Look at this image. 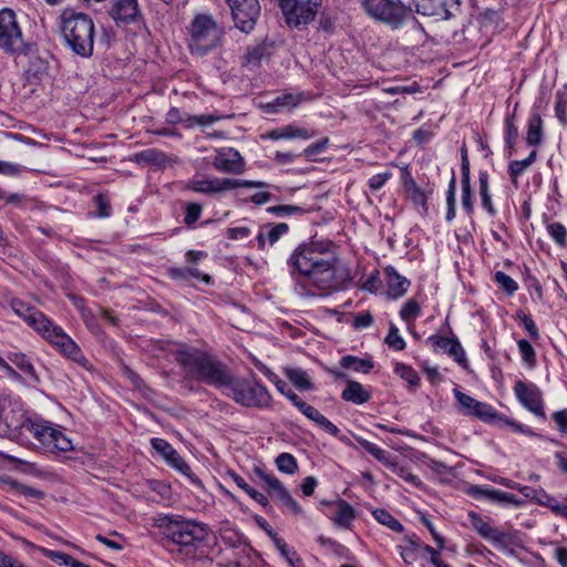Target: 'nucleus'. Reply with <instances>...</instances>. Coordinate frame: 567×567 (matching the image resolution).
I'll return each mask as SVG.
<instances>
[{"instance_id":"f257e3e1","label":"nucleus","mask_w":567,"mask_h":567,"mask_svg":"<svg viewBox=\"0 0 567 567\" xmlns=\"http://www.w3.org/2000/svg\"><path fill=\"white\" fill-rule=\"evenodd\" d=\"M287 265L302 290V280L320 290H340L352 279L350 268L339 257L332 241L299 245L289 256Z\"/></svg>"},{"instance_id":"f03ea898","label":"nucleus","mask_w":567,"mask_h":567,"mask_svg":"<svg viewBox=\"0 0 567 567\" xmlns=\"http://www.w3.org/2000/svg\"><path fill=\"white\" fill-rule=\"evenodd\" d=\"M154 526L162 530L163 545L171 554L183 560L204 555L208 537L204 525L161 515L154 518Z\"/></svg>"},{"instance_id":"7ed1b4c3","label":"nucleus","mask_w":567,"mask_h":567,"mask_svg":"<svg viewBox=\"0 0 567 567\" xmlns=\"http://www.w3.org/2000/svg\"><path fill=\"white\" fill-rule=\"evenodd\" d=\"M175 359L189 378L217 389H226L230 383L231 373L227 365L205 351L182 344L175 351Z\"/></svg>"},{"instance_id":"20e7f679","label":"nucleus","mask_w":567,"mask_h":567,"mask_svg":"<svg viewBox=\"0 0 567 567\" xmlns=\"http://www.w3.org/2000/svg\"><path fill=\"white\" fill-rule=\"evenodd\" d=\"M11 308L29 326L41 333L44 339L58 347L63 354L83 367L86 364L87 360L78 344L61 327L55 326L41 311L17 298L11 300Z\"/></svg>"},{"instance_id":"39448f33","label":"nucleus","mask_w":567,"mask_h":567,"mask_svg":"<svg viewBox=\"0 0 567 567\" xmlns=\"http://www.w3.org/2000/svg\"><path fill=\"white\" fill-rule=\"evenodd\" d=\"M62 34L68 47L75 54L82 58L92 55L95 29L87 14L65 10L62 14Z\"/></svg>"},{"instance_id":"423d86ee","label":"nucleus","mask_w":567,"mask_h":567,"mask_svg":"<svg viewBox=\"0 0 567 567\" xmlns=\"http://www.w3.org/2000/svg\"><path fill=\"white\" fill-rule=\"evenodd\" d=\"M224 29L212 16L197 14L189 27L188 47L192 53L205 55L216 49L223 39Z\"/></svg>"},{"instance_id":"0eeeda50","label":"nucleus","mask_w":567,"mask_h":567,"mask_svg":"<svg viewBox=\"0 0 567 567\" xmlns=\"http://www.w3.org/2000/svg\"><path fill=\"white\" fill-rule=\"evenodd\" d=\"M24 427L50 453L74 450L72 439L58 424L43 419H33L28 420Z\"/></svg>"},{"instance_id":"6e6552de","label":"nucleus","mask_w":567,"mask_h":567,"mask_svg":"<svg viewBox=\"0 0 567 567\" xmlns=\"http://www.w3.org/2000/svg\"><path fill=\"white\" fill-rule=\"evenodd\" d=\"M0 49L13 55H29L33 44L24 39L17 14L13 10H0Z\"/></svg>"},{"instance_id":"1a4fd4ad","label":"nucleus","mask_w":567,"mask_h":567,"mask_svg":"<svg viewBox=\"0 0 567 567\" xmlns=\"http://www.w3.org/2000/svg\"><path fill=\"white\" fill-rule=\"evenodd\" d=\"M227 395L235 402L248 408H269L271 394L268 389L256 380L234 379L226 386Z\"/></svg>"},{"instance_id":"9d476101","label":"nucleus","mask_w":567,"mask_h":567,"mask_svg":"<svg viewBox=\"0 0 567 567\" xmlns=\"http://www.w3.org/2000/svg\"><path fill=\"white\" fill-rule=\"evenodd\" d=\"M362 7L368 16L391 28H400L411 11L399 0H363Z\"/></svg>"},{"instance_id":"9b49d317","label":"nucleus","mask_w":567,"mask_h":567,"mask_svg":"<svg viewBox=\"0 0 567 567\" xmlns=\"http://www.w3.org/2000/svg\"><path fill=\"white\" fill-rule=\"evenodd\" d=\"M246 188H268L269 184L262 181L233 179V178H203L188 181L186 188L204 195H215L221 192Z\"/></svg>"},{"instance_id":"f8f14e48","label":"nucleus","mask_w":567,"mask_h":567,"mask_svg":"<svg viewBox=\"0 0 567 567\" xmlns=\"http://www.w3.org/2000/svg\"><path fill=\"white\" fill-rule=\"evenodd\" d=\"M289 27H301L315 20L322 0H277Z\"/></svg>"},{"instance_id":"ddd939ff","label":"nucleus","mask_w":567,"mask_h":567,"mask_svg":"<svg viewBox=\"0 0 567 567\" xmlns=\"http://www.w3.org/2000/svg\"><path fill=\"white\" fill-rule=\"evenodd\" d=\"M514 393L518 402L536 417L546 420L542 390L534 383L515 382Z\"/></svg>"},{"instance_id":"4468645a","label":"nucleus","mask_w":567,"mask_h":567,"mask_svg":"<svg viewBox=\"0 0 567 567\" xmlns=\"http://www.w3.org/2000/svg\"><path fill=\"white\" fill-rule=\"evenodd\" d=\"M226 2L231 10L236 27L243 32H250L260 13L258 0H226Z\"/></svg>"},{"instance_id":"2eb2a0df","label":"nucleus","mask_w":567,"mask_h":567,"mask_svg":"<svg viewBox=\"0 0 567 567\" xmlns=\"http://www.w3.org/2000/svg\"><path fill=\"white\" fill-rule=\"evenodd\" d=\"M468 519L476 533L496 548L505 550L514 544V536L512 534L491 526L480 514L470 512Z\"/></svg>"},{"instance_id":"dca6fc26","label":"nucleus","mask_w":567,"mask_h":567,"mask_svg":"<svg viewBox=\"0 0 567 567\" xmlns=\"http://www.w3.org/2000/svg\"><path fill=\"white\" fill-rule=\"evenodd\" d=\"M151 445L168 466L187 476L194 484L200 485V481L194 475L189 465L166 440L154 437L151 440Z\"/></svg>"},{"instance_id":"f3484780","label":"nucleus","mask_w":567,"mask_h":567,"mask_svg":"<svg viewBox=\"0 0 567 567\" xmlns=\"http://www.w3.org/2000/svg\"><path fill=\"white\" fill-rule=\"evenodd\" d=\"M213 166L218 172L236 175L245 171V161L237 150L223 147L217 150Z\"/></svg>"},{"instance_id":"a211bd4d","label":"nucleus","mask_w":567,"mask_h":567,"mask_svg":"<svg viewBox=\"0 0 567 567\" xmlns=\"http://www.w3.org/2000/svg\"><path fill=\"white\" fill-rule=\"evenodd\" d=\"M251 478L262 487L281 505L289 498L290 493L284 484L271 473L260 466L252 468Z\"/></svg>"},{"instance_id":"6ab92c4d","label":"nucleus","mask_w":567,"mask_h":567,"mask_svg":"<svg viewBox=\"0 0 567 567\" xmlns=\"http://www.w3.org/2000/svg\"><path fill=\"white\" fill-rule=\"evenodd\" d=\"M416 7L423 16L446 20L458 9L460 0H419Z\"/></svg>"},{"instance_id":"aec40b11","label":"nucleus","mask_w":567,"mask_h":567,"mask_svg":"<svg viewBox=\"0 0 567 567\" xmlns=\"http://www.w3.org/2000/svg\"><path fill=\"white\" fill-rule=\"evenodd\" d=\"M426 342L433 347L434 351L442 350L443 352L447 353L451 358H453L463 368L467 367L465 351L456 337L446 338L433 334L427 338Z\"/></svg>"},{"instance_id":"412c9836","label":"nucleus","mask_w":567,"mask_h":567,"mask_svg":"<svg viewBox=\"0 0 567 567\" xmlns=\"http://www.w3.org/2000/svg\"><path fill=\"white\" fill-rule=\"evenodd\" d=\"M110 14L116 22L133 23L142 16L137 0H115Z\"/></svg>"},{"instance_id":"4be33fe9","label":"nucleus","mask_w":567,"mask_h":567,"mask_svg":"<svg viewBox=\"0 0 567 567\" xmlns=\"http://www.w3.org/2000/svg\"><path fill=\"white\" fill-rule=\"evenodd\" d=\"M289 226L286 223L262 226L257 235L258 248L264 249L267 243L272 246L281 236L287 234Z\"/></svg>"},{"instance_id":"5701e85b","label":"nucleus","mask_w":567,"mask_h":567,"mask_svg":"<svg viewBox=\"0 0 567 567\" xmlns=\"http://www.w3.org/2000/svg\"><path fill=\"white\" fill-rule=\"evenodd\" d=\"M315 136V133L309 132L306 128L298 127L296 125H286L282 127H278L269 131L265 137L278 141V140H291V138H301L309 140Z\"/></svg>"},{"instance_id":"b1692460","label":"nucleus","mask_w":567,"mask_h":567,"mask_svg":"<svg viewBox=\"0 0 567 567\" xmlns=\"http://www.w3.org/2000/svg\"><path fill=\"white\" fill-rule=\"evenodd\" d=\"M341 398L347 402L361 405L370 401L371 393L360 382L347 380V386L342 391Z\"/></svg>"},{"instance_id":"393cba45","label":"nucleus","mask_w":567,"mask_h":567,"mask_svg":"<svg viewBox=\"0 0 567 567\" xmlns=\"http://www.w3.org/2000/svg\"><path fill=\"white\" fill-rule=\"evenodd\" d=\"M332 504L336 506V512L331 516L332 522L340 528L349 529L355 517L353 507L344 499H338Z\"/></svg>"},{"instance_id":"a878e982","label":"nucleus","mask_w":567,"mask_h":567,"mask_svg":"<svg viewBox=\"0 0 567 567\" xmlns=\"http://www.w3.org/2000/svg\"><path fill=\"white\" fill-rule=\"evenodd\" d=\"M285 375L299 391L313 390V382L307 371L301 368H285Z\"/></svg>"},{"instance_id":"bb28decb","label":"nucleus","mask_w":567,"mask_h":567,"mask_svg":"<svg viewBox=\"0 0 567 567\" xmlns=\"http://www.w3.org/2000/svg\"><path fill=\"white\" fill-rule=\"evenodd\" d=\"M388 275V293L391 298H399L403 296L410 287V281L400 276L393 268L386 269Z\"/></svg>"},{"instance_id":"cd10ccee","label":"nucleus","mask_w":567,"mask_h":567,"mask_svg":"<svg viewBox=\"0 0 567 567\" xmlns=\"http://www.w3.org/2000/svg\"><path fill=\"white\" fill-rule=\"evenodd\" d=\"M0 456H2L3 460L12 463L14 470L19 471L20 473L34 477H43L45 475V472L41 470L35 463L6 453H0Z\"/></svg>"},{"instance_id":"c85d7f7f","label":"nucleus","mask_w":567,"mask_h":567,"mask_svg":"<svg viewBox=\"0 0 567 567\" xmlns=\"http://www.w3.org/2000/svg\"><path fill=\"white\" fill-rule=\"evenodd\" d=\"M135 158L138 163L153 164L158 167L172 164V159L165 153L155 148L142 151L135 155Z\"/></svg>"},{"instance_id":"c756f323","label":"nucleus","mask_w":567,"mask_h":567,"mask_svg":"<svg viewBox=\"0 0 567 567\" xmlns=\"http://www.w3.org/2000/svg\"><path fill=\"white\" fill-rule=\"evenodd\" d=\"M300 100L301 95L282 94L267 103L264 109L267 113H278L285 109L290 110L296 107L300 103Z\"/></svg>"},{"instance_id":"7c9ffc66","label":"nucleus","mask_w":567,"mask_h":567,"mask_svg":"<svg viewBox=\"0 0 567 567\" xmlns=\"http://www.w3.org/2000/svg\"><path fill=\"white\" fill-rule=\"evenodd\" d=\"M168 275L174 280L187 281L190 278L199 279L204 282H210L208 275H203L198 268L194 266L188 267H172L168 269Z\"/></svg>"},{"instance_id":"2f4dec72","label":"nucleus","mask_w":567,"mask_h":567,"mask_svg":"<svg viewBox=\"0 0 567 567\" xmlns=\"http://www.w3.org/2000/svg\"><path fill=\"white\" fill-rule=\"evenodd\" d=\"M403 187L408 195L410 196L411 200L417 205L421 206L424 210H427V195L426 193L421 189L412 176L406 175L403 179Z\"/></svg>"},{"instance_id":"473e14b6","label":"nucleus","mask_w":567,"mask_h":567,"mask_svg":"<svg viewBox=\"0 0 567 567\" xmlns=\"http://www.w3.org/2000/svg\"><path fill=\"white\" fill-rule=\"evenodd\" d=\"M355 441L380 463H382L389 468L394 467V461L385 450L377 446L375 444L369 442L368 440L361 436H355Z\"/></svg>"},{"instance_id":"72a5a7b5","label":"nucleus","mask_w":567,"mask_h":567,"mask_svg":"<svg viewBox=\"0 0 567 567\" xmlns=\"http://www.w3.org/2000/svg\"><path fill=\"white\" fill-rule=\"evenodd\" d=\"M0 483L3 486H6L8 491H12L19 495H24V496L33 497V498H38V499H40L44 496V493L42 491L23 485L9 476L1 477Z\"/></svg>"},{"instance_id":"f704fd0d","label":"nucleus","mask_w":567,"mask_h":567,"mask_svg":"<svg viewBox=\"0 0 567 567\" xmlns=\"http://www.w3.org/2000/svg\"><path fill=\"white\" fill-rule=\"evenodd\" d=\"M306 417L315 422L318 426L324 430L332 436L339 437L340 430L336 424L329 421L323 414H321L315 406L310 405V408L305 411L303 414Z\"/></svg>"},{"instance_id":"c9c22d12","label":"nucleus","mask_w":567,"mask_h":567,"mask_svg":"<svg viewBox=\"0 0 567 567\" xmlns=\"http://www.w3.org/2000/svg\"><path fill=\"white\" fill-rule=\"evenodd\" d=\"M339 363L343 369H349L365 374L369 373L374 367L371 360L358 358L351 354L342 357Z\"/></svg>"},{"instance_id":"e433bc0d","label":"nucleus","mask_w":567,"mask_h":567,"mask_svg":"<svg viewBox=\"0 0 567 567\" xmlns=\"http://www.w3.org/2000/svg\"><path fill=\"white\" fill-rule=\"evenodd\" d=\"M478 193L482 202V207L491 215H496V209L492 203V197L488 187V174L487 172H480L478 175Z\"/></svg>"},{"instance_id":"4c0bfd02","label":"nucleus","mask_w":567,"mask_h":567,"mask_svg":"<svg viewBox=\"0 0 567 567\" xmlns=\"http://www.w3.org/2000/svg\"><path fill=\"white\" fill-rule=\"evenodd\" d=\"M543 140V121L539 114L533 115L528 120V130L526 143L529 146H538Z\"/></svg>"},{"instance_id":"58836bf2","label":"nucleus","mask_w":567,"mask_h":567,"mask_svg":"<svg viewBox=\"0 0 567 567\" xmlns=\"http://www.w3.org/2000/svg\"><path fill=\"white\" fill-rule=\"evenodd\" d=\"M276 546L290 567H306L297 551L293 548H290L282 538L276 539Z\"/></svg>"},{"instance_id":"ea45409f","label":"nucleus","mask_w":567,"mask_h":567,"mask_svg":"<svg viewBox=\"0 0 567 567\" xmlns=\"http://www.w3.org/2000/svg\"><path fill=\"white\" fill-rule=\"evenodd\" d=\"M372 515L380 524L389 527L390 529L396 533H401L403 530V525L388 511L377 508L372 512Z\"/></svg>"},{"instance_id":"a19ab883","label":"nucleus","mask_w":567,"mask_h":567,"mask_svg":"<svg viewBox=\"0 0 567 567\" xmlns=\"http://www.w3.org/2000/svg\"><path fill=\"white\" fill-rule=\"evenodd\" d=\"M277 468L286 474H295L298 471L296 457L290 453H281L275 460Z\"/></svg>"},{"instance_id":"79ce46f5","label":"nucleus","mask_w":567,"mask_h":567,"mask_svg":"<svg viewBox=\"0 0 567 567\" xmlns=\"http://www.w3.org/2000/svg\"><path fill=\"white\" fill-rule=\"evenodd\" d=\"M470 415H474L483 421H498L499 415L488 404L477 401L474 410L470 411Z\"/></svg>"},{"instance_id":"37998d69","label":"nucleus","mask_w":567,"mask_h":567,"mask_svg":"<svg viewBox=\"0 0 567 567\" xmlns=\"http://www.w3.org/2000/svg\"><path fill=\"white\" fill-rule=\"evenodd\" d=\"M456 179L455 175L453 174L450 183L449 188L446 193V204H447V212H446V220L452 221L456 216Z\"/></svg>"},{"instance_id":"c03bdc74","label":"nucleus","mask_w":567,"mask_h":567,"mask_svg":"<svg viewBox=\"0 0 567 567\" xmlns=\"http://www.w3.org/2000/svg\"><path fill=\"white\" fill-rule=\"evenodd\" d=\"M8 359L22 372L33 375L34 368L24 353L9 352Z\"/></svg>"},{"instance_id":"a18cd8bd","label":"nucleus","mask_w":567,"mask_h":567,"mask_svg":"<svg viewBox=\"0 0 567 567\" xmlns=\"http://www.w3.org/2000/svg\"><path fill=\"white\" fill-rule=\"evenodd\" d=\"M394 372L403 380H405L411 386L419 385L420 378L415 370L403 363H398L394 368Z\"/></svg>"},{"instance_id":"49530a36","label":"nucleus","mask_w":567,"mask_h":567,"mask_svg":"<svg viewBox=\"0 0 567 567\" xmlns=\"http://www.w3.org/2000/svg\"><path fill=\"white\" fill-rule=\"evenodd\" d=\"M266 48L264 45H255L247 49V52L244 56L245 65L247 66H257L260 61L265 58Z\"/></svg>"},{"instance_id":"de8ad7c7","label":"nucleus","mask_w":567,"mask_h":567,"mask_svg":"<svg viewBox=\"0 0 567 567\" xmlns=\"http://www.w3.org/2000/svg\"><path fill=\"white\" fill-rule=\"evenodd\" d=\"M495 282L508 295H513L517 289V282L503 271H496L494 275Z\"/></svg>"},{"instance_id":"09e8293b","label":"nucleus","mask_w":567,"mask_h":567,"mask_svg":"<svg viewBox=\"0 0 567 567\" xmlns=\"http://www.w3.org/2000/svg\"><path fill=\"white\" fill-rule=\"evenodd\" d=\"M384 342L395 351H401L405 348V341L400 336L398 328L392 323L390 324Z\"/></svg>"},{"instance_id":"8fccbe9b","label":"nucleus","mask_w":567,"mask_h":567,"mask_svg":"<svg viewBox=\"0 0 567 567\" xmlns=\"http://www.w3.org/2000/svg\"><path fill=\"white\" fill-rule=\"evenodd\" d=\"M267 212L276 216L300 215L305 209L296 205H275L267 208Z\"/></svg>"},{"instance_id":"3c124183","label":"nucleus","mask_w":567,"mask_h":567,"mask_svg":"<svg viewBox=\"0 0 567 567\" xmlns=\"http://www.w3.org/2000/svg\"><path fill=\"white\" fill-rule=\"evenodd\" d=\"M421 313V308L419 303L414 299H409L402 307L400 311V316L402 320L410 322L419 317Z\"/></svg>"},{"instance_id":"603ef678","label":"nucleus","mask_w":567,"mask_h":567,"mask_svg":"<svg viewBox=\"0 0 567 567\" xmlns=\"http://www.w3.org/2000/svg\"><path fill=\"white\" fill-rule=\"evenodd\" d=\"M220 117L215 116L213 114H203V115H187L186 116V127L190 128L195 125L208 126L218 121Z\"/></svg>"},{"instance_id":"864d4df0","label":"nucleus","mask_w":567,"mask_h":567,"mask_svg":"<svg viewBox=\"0 0 567 567\" xmlns=\"http://www.w3.org/2000/svg\"><path fill=\"white\" fill-rule=\"evenodd\" d=\"M517 136L518 128L514 123V115L507 116L505 120V143L509 150L514 148Z\"/></svg>"},{"instance_id":"5fc2aeb1","label":"nucleus","mask_w":567,"mask_h":567,"mask_svg":"<svg viewBox=\"0 0 567 567\" xmlns=\"http://www.w3.org/2000/svg\"><path fill=\"white\" fill-rule=\"evenodd\" d=\"M202 212H203V207L200 204L187 203L185 205V217H184L185 224L187 226H190L194 223H196L199 219Z\"/></svg>"},{"instance_id":"6e6d98bb","label":"nucleus","mask_w":567,"mask_h":567,"mask_svg":"<svg viewBox=\"0 0 567 567\" xmlns=\"http://www.w3.org/2000/svg\"><path fill=\"white\" fill-rule=\"evenodd\" d=\"M547 229L558 245L564 246L566 244L567 230L564 225L560 223H551L547 226Z\"/></svg>"},{"instance_id":"4d7b16f0","label":"nucleus","mask_w":567,"mask_h":567,"mask_svg":"<svg viewBox=\"0 0 567 567\" xmlns=\"http://www.w3.org/2000/svg\"><path fill=\"white\" fill-rule=\"evenodd\" d=\"M454 395L462 408V412L470 415V411L474 410L477 400L461 392L460 390H454Z\"/></svg>"},{"instance_id":"13d9d810","label":"nucleus","mask_w":567,"mask_h":567,"mask_svg":"<svg viewBox=\"0 0 567 567\" xmlns=\"http://www.w3.org/2000/svg\"><path fill=\"white\" fill-rule=\"evenodd\" d=\"M42 553L44 554V556L49 559H51L52 561L61 565V566H68L70 567L72 560H73V557L71 555H68L65 553H62V551H55V550H51V549H45L43 548L42 549Z\"/></svg>"},{"instance_id":"bf43d9fd","label":"nucleus","mask_w":567,"mask_h":567,"mask_svg":"<svg viewBox=\"0 0 567 567\" xmlns=\"http://www.w3.org/2000/svg\"><path fill=\"white\" fill-rule=\"evenodd\" d=\"M517 346L524 362L529 365L534 364L536 354L532 344L527 340L522 339L517 342Z\"/></svg>"},{"instance_id":"052dcab7","label":"nucleus","mask_w":567,"mask_h":567,"mask_svg":"<svg viewBox=\"0 0 567 567\" xmlns=\"http://www.w3.org/2000/svg\"><path fill=\"white\" fill-rule=\"evenodd\" d=\"M493 496H494L493 503L511 504L516 507H519L523 504V502L517 499L514 494L503 492L499 489H495V492H493Z\"/></svg>"},{"instance_id":"680f3d73","label":"nucleus","mask_w":567,"mask_h":567,"mask_svg":"<svg viewBox=\"0 0 567 567\" xmlns=\"http://www.w3.org/2000/svg\"><path fill=\"white\" fill-rule=\"evenodd\" d=\"M329 144V138L328 137H324L322 138L321 141H318L316 143H312L311 145H309L308 147H306L302 152V154L308 158V159H313V157L320 153H322L327 146Z\"/></svg>"},{"instance_id":"e2e57ef3","label":"nucleus","mask_w":567,"mask_h":567,"mask_svg":"<svg viewBox=\"0 0 567 567\" xmlns=\"http://www.w3.org/2000/svg\"><path fill=\"white\" fill-rule=\"evenodd\" d=\"M493 492H495V488H486L480 485H472L468 488V495H471L475 499H488L493 502L494 496Z\"/></svg>"},{"instance_id":"0e129e2a","label":"nucleus","mask_w":567,"mask_h":567,"mask_svg":"<svg viewBox=\"0 0 567 567\" xmlns=\"http://www.w3.org/2000/svg\"><path fill=\"white\" fill-rule=\"evenodd\" d=\"M398 476H400L405 482L413 484L414 486H419L421 481L419 476L412 474L404 466L399 465V463L394 462V467H390Z\"/></svg>"},{"instance_id":"69168bd1","label":"nucleus","mask_w":567,"mask_h":567,"mask_svg":"<svg viewBox=\"0 0 567 567\" xmlns=\"http://www.w3.org/2000/svg\"><path fill=\"white\" fill-rule=\"evenodd\" d=\"M93 200L96 206V209H97L96 215L99 217L105 218L111 215V205H110V200L106 196L100 194V195H96Z\"/></svg>"},{"instance_id":"338daca9","label":"nucleus","mask_w":567,"mask_h":567,"mask_svg":"<svg viewBox=\"0 0 567 567\" xmlns=\"http://www.w3.org/2000/svg\"><path fill=\"white\" fill-rule=\"evenodd\" d=\"M462 207L467 215H472L474 212V203L472 196L471 185L462 186Z\"/></svg>"},{"instance_id":"774afa93","label":"nucleus","mask_w":567,"mask_h":567,"mask_svg":"<svg viewBox=\"0 0 567 567\" xmlns=\"http://www.w3.org/2000/svg\"><path fill=\"white\" fill-rule=\"evenodd\" d=\"M553 420L555 421L558 431L561 434H567V409L556 411L553 414Z\"/></svg>"}]
</instances>
